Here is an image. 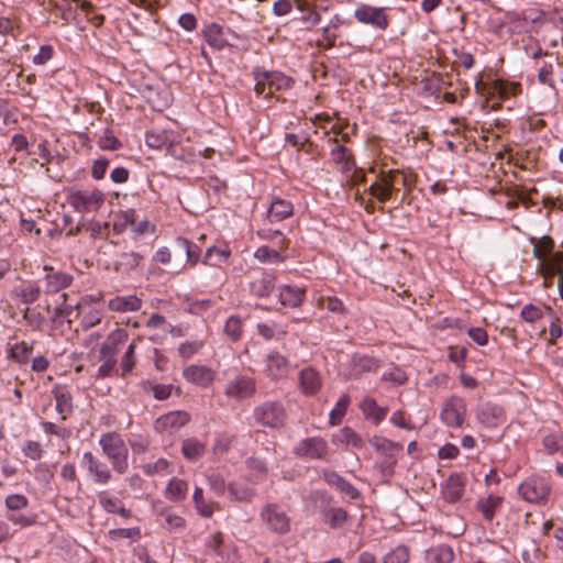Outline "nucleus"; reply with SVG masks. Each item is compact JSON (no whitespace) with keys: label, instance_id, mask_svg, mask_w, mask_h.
Listing matches in <instances>:
<instances>
[{"label":"nucleus","instance_id":"obj_1","mask_svg":"<svg viewBox=\"0 0 563 563\" xmlns=\"http://www.w3.org/2000/svg\"><path fill=\"white\" fill-rule=\"evenodd\" d=\"M99 445L103 454L110 460L115 472L123 474L128 471L129 452L120 434L115 432L102 434L99 439Z\"/></svg>","mask_w":563,"mask_h":563},{"label":"nucleus","instance_id":"obj_2","mask_svg":"<svg viewBox=\"0 0 563 563\" xmlns=\"http://www.w3.org/2000/svg\"><path fill=\"white\" fill-rule=\"evenodd\" d=\"M104 194L96 188L71 189L67 195L68 205L78 213H95L104 203Z\"/></svg>","mask_w":563,"mask_h":563},{"label":"nucleus","instance_id":"obj_3","mask_svg":"<svg viewBox=\"0 0 563 563\" xmlns=\"http://www.w3.org/2000/svg\"><path fill=\"white\" fill-rule=\"evenodd\" d=\"M255 91L265 98L274 96L276 91L288 90L292 87V79L279 71H263L255 74Z\"/></svg>","mask_w":563,"mask_h":563},{"label":"nucleus","instance_id":"obj_4","mask_svg":"<svg viewBox=\"0 0 563 563\" xmlns=\"http://www.w3.org/2000/svg\"><path fill=\"white\" fill-rule=\"evenodd\" d=\"M551 490L550 483L540 476H530L518 487V493L525 501L537 505L545 504Z\"/></svg>","mask_w":563,"mask_h":563},{"label":"nucleus","instance_id":"obj_5","mask_svg":"<svg viewBox=\"0 0 563 563\" xmlns=\"http://www.w3.org/2000/svg\"><path fill=\"white\" fill-rule=\"evenodd\" d=\"M405 181L404 175L398 170L383 172L379 177L369 185L368 191L371 196L379 202H386L390 199L393 191L398 190L397 185H404Z\"/></svg>","mask_w":563,"mask_h":563},{"label":"nucleus","instance_id":"obj_6","mask_svg":"<svg viewBox=\"0 0 563 563\" xmlns=\"http://www.w3.org/2000/svg\"><path fill=\"white\" fill-rule=\"evenodd\" d=\"M530 242L533 244V255L539 261V273L541 276L545 274L543 269L548 262L555 260L556 266L563 262V252H553L554 242L550 236H542L540 239L531 238Z\"/></svg>","mask_w":563,"mask_h":563},{"label":"nucleus","instance_id":"obj_7","mask_svg":"<svg viewBox=\"0 0 563 563\" xmlns=\"http://www.w3.org/2000/svg\"><path fill=\"white\" fill-rule=\"evenodd\" d=\"M261 519L275 533L285 534L290 530V518L277 505H266L261 511Z\"/></svg>","mask_w":563,"mask_h":563},{"label":"nucleus","instance_id":"obj_8","mask_svg":"<svg viewBox=\"0 0 563 563\" xmlns=\"http://www.w3.org/2000/svg\"><path fill=\"white\" fill-rule=\"evenodd\" d=\"M256 422L268 428L284 426L286 413L284 407L277 402H265L254 410Z\"/></svg>","mask_w":563,"mask_h":563},{"label":"nucleus","instance_id":"obj_9","mask_svg":"<svg viewBox=\"0 0 563 563\" xmlns=\"http://www.w3.org/2000/svg\"><path fill=\"white\" fill-rule=\"evenodd\" d=\"M354 18L362 24H371L379 30L389 26V18L384 8L360 4L354 10Z\"/></svg>","mask_w":563,"mask_h":563},{"label":"nucleus","instance_id":"obj_10","mask_svg":"<svg viewBox=\"0 0 563 563\" xmlns=\"http://www.w3.org/2000/svg\"><path fill=\"white\" fill-rule=\"evenodd\" d=\"M465 413L466 406L464 400L459 397H451L444 402L441 419L445 424L459 428L464 422Z\"/></svg>","mask_w":563,"mask_h":563},{"label":"nucleus","instance_id":"obj_11","mask_svg":"<svg viewBox=\"0 0 563 563\" xmlns=\"http://www.w3.org/2000/svg\"><path fill=\"white\" fill-rule=\"evenodd\" d=\"M190 421V415L184 410L167 412L155 420L154 429L159 433H172Z\"/></svg>","mask_w":563,"mask_h":563},{"label":"nucleus","instance_id":"obj_12","mask_svg":"<svg viewBox=\"0 0 563 563\" xmlns=\"http://www.w3.org/2000/svg\"><path fill=\"white\" fill-rule=\"evenodd\" d=\"M291 371L288 360L278 352H272L266 357L264 373L273 380L284 379Z\"/></svg>","mask_w":563,"mask_h":563},{"label":"nucleus","instance_id":"obj_13","mask_svg":"<svg viewBox=\"0 0 563 563\" xmlns=\"http://www.w3.org/2000/svg\"><path fill=\"white\" fill-rule=\"evenodd\" d=\"M294 452L302 457L322 459L328 452V444L322 438H307L295 446Z\"/></svg>","mask_w":563,"mask_h":563},{"label":"nucleus","instance_id":"obj_14","mask_svg":"<svg viewBox=\"0 0 563 563\" xmlns=\"http://www.w3.org/2000/svg\"><path fill=\"white\" fill-rule=\"evenodd\" d=\"M81 466L93 476L95 482L99 484H107L111 479L110 468L97 459L91 452H85L81 459Z\"/></svg>","mask_w":563,"mask_h":563},{"label":"nucleus","instance_id":"obj_15","mask_svg":"<svg viewBox=\"0 0 563 563\" xmlns=\"http://www.w3.org/2000/svg\"><path fill=\"white\" fill-rule=\"evenodd\" d=\"M184 378L195 385L200 387L210 386L214 378L216 372L208 366L205 365H189L183 371Z\"/></svg>","mask_w":563,"mask_h":563},{"label":"nucleus","instance_id":"obj_16","mask_svg":"<svg viewBox=\"0 0 563 563\" xmlns=\"http://www.w3.org/2000/svg\"><path fill=\"white\" fill-rule=\"evenodd\" d=\"M255 393V382L253 378L247 376H238L231 380L225 389L224 394L228 397L234 399H245L251 397Z\"/></svg>","mask_w":563,"mask_h":563},{"label":"nucleus","instance_id":"obj_17","mask_svg":"<svg viewBox=\"0 0 563 563\" xmlns=\"http://www.w3.org/2000/svg\"><path fill=\"white\" fill-rule=\"evenodd\" d=\"M466 485V478L462 474H452L442 486L441 494L445 501L454 504L459 501Z\"/></svg>","mask_w":563,"mask_h":563},{"label":"nucleus","instance_id":"obj_18","mask_svg":"<svg viewBox=\"0 0 563 563\" xmlns=\"http://www.w3.org/2000/svg\"><path fill=\"white\" fill-rule=\"evenodd\" d=\"M289 245V240L285 236L280 240V246L278 250L271 249L269 246H261L254 252V257L261 263L278 264L287 260L285 250Z\"/></svg>","mask_w":563,"mask_h":563},{"label":"nucleus","instance_id":"obj_19","mask_svg":"<svg viewBox=\"0 0 563 563\" xmlns=\"http://www.w3.org/2000/svg\"><path fill=\"white\" fill-rule=\"evenodd\" d=\"M329 142L333 145L330 152L332 162L340 165L342 172L353 170L355 162L351 151L344 145L339 144L338 139H329Z\"/></svg>","mask_w":563,"mask_h":563},{"label":"nucleus","instance_id":"obj_20","mask_svg":"<svg viewBox=\"0 0 563 563\" xmlns=\"http://www.w3.org/2000/svg\"><path fill=\"white\" fill-rule=\"evenodd\" d=\"M44 271L47 292H57L67 288L73 282V276L65 272L55 271L49 266H44Z\"/></svg>","mask_w":563,"mask_h":563},{"label":"nucleus","instance_id":"obj_21","mask_svg":"<svg viewBox=\"0 0 563 563\" xmlns=\"http://www.w3.org/2000/svg\"><path fill=\"white\" fill-rule=\"evenodd\" d=\"M56 402V410L63 420H66L73 412V396L65 385H56L52 390Z\"/></svg>","mask_w":563,"mask_h":563},{"label":"nucleus","instance_id":"obj_22","mask_svg":"<svg viewBox=\"0 0 563 563\" xmlns=\"http://www.w3.org/2000/svg\"><path fill=\"white\" fill-rule=\"evenodd\" d=\"M126 340L128 332L125 329L117 328L115 330L111 331L100 347V357L115 358L119 346L122 345Z\"/></svg>","mask_w":563,"mask_h":563},{"label":"nucleus","instance_id":"obj_23","mask_svg":"<svg viewBox=\"0 0 563 563\" xmlns=\"http://www.w3.org/2000/svg\"><path fill=\"white\" fill-rule=\"evenodd\" d=\"M521 91V86L518 82H508L501 79H496L487 87L489 97H498L501 100L515 97Z\"/></svg>","mask_w":563,"mask_h":563},{"label":"nucleus","instance_id":"obj_24","mask_svg":"<svg viewBox=\"0 0 563 563\" xmlns=\"http://www.w3.org/2000/svg\"><path fill=\"white\" fill-rule=\"evenodd\" d=\"M306 296V290L300 287L284 285L278 289L279 302L289 308L301 306Z\"/></svg>","mask_w":563,"mask_h":563},{"label":"nucleus","instance_id":"obj_25","mask_svg":"<svg viewBox=\"0 0 563 563\" xmlns=\"http://www.w3.org/2000/svg\"><path fill=\"white\" fill-rule=\"evenodd\" d=\"M299 386L305 395H316L322 386L319 373L310 367L303 368L299 373Z\"/></svg>","mask_w":563,"mask_h":563},{"label":"nucleus","instance_id":"obj_26","mask_svg":"<svg viewBox=\"0 0 563 563\" xmlns=\"http://www.w3.org/2000/svg\"><path fill=\"white\" fill-rule=\"evenodd\" d=\"M141 307L142 300L134 295L115 296L108 302L109 310L120 313L137 311Z\"/></svg>","mask_w":563,"mask_h":563},{"label":"nucleus","instance_id":"obj_27","mask_svg":"<svg viewBox=\"0 0 563 563\" xmlns=\"http://www.w3.org/2000/svg\"><path fill=\"white\" fill-rule=\"evenodd\" d=\"M294 214V205L284 200L279 197H274L269 209H268V219L271 222H280L285 219L290 218Z\"/></svg>","mask_w":563,"mask_h":563},{"label":"nucleus","instance_id":"obj_28","mask_svg":"<svg viewBox=\"0 0 563 563\" xmlns=\"http://www.w3.org/2000/svg\"><path fill=\"white\" fill-rule=\"evenodd\" d=\"M360 409L364 417L374 424H379L385 419L388 411L386 407L378 406L376 400L372 397H365L360 404Z\"/></svg>","mask_w":563,"mask_h":563},{"label":"nucleus","instance_id":"obj_29","mask_svg":"<svg viewBox=\"0 0 563 563\" xmlns=\"http://www.w3.org/2000/svg\"><path fill=\"white\" fill-rule=\"evenodd\" d=\"M40 286L34 282H26L18 285L11 291L13 298L19 299L21 302L26 305L36 301L40 297Z\"/></svg>","mask_w":563,"mask_h":563},{"label":"nucleus","instance_id":"obj_30","mask_svg":"<svg viewBox=\"0 0 563 563\" xmlns=\"http://www.w3.org/2000/svg\"><path fill=\"white\" fill-rule=\"evenodd\" d=\"M504 498L501 496L490 494L486 498L477 501L476 508L483 515L484 519L492 521L496 512L501 508Z\"/></svg>","mask_w":563,"mask_h":563},{"label":"nucleus","instance_id":"obj_31","mask_svg":"<svg viewBox=\"0 0 563 563\" xmlns=\"http://www.w3.org/2000/svg\"><path fill=\"white\" fill-rule=\"evenodd\" d=\"M276 284L275 276L264 273L261 277L255 278L250 284V291L256 297H267L274 290Z\"/></svg>","mask_w":563,"mask_h":563},{"label":"nucleus","instance_id":"obj_32","mask_svg":"<svg viewBox=\"0 0 563 563\" xmlns=\"http://www.w3.org/2000/svg\"><path fill=\"white\" fill-rule=\"evenodd\" d=\"M188 494V484L186 481L173 477L165 489V497L172 503H180L186 499Z\"/></svg>","mask_w":563,"mask_h":563},{"label":"nucleus","instance_id":"obj_33","mask_svg":"<svg viewBox=\"0 0 563 563\" xmlns=\"http://www.w3.org/2000/svg\"><path fill=\"white\" fill-rule=\"evenodd\" d=\"M325 482L338 488L341 493L345 494L350 499H357L360 497L358 490L343 477L334 472L324 473Z\"/></svg>","mask_w":563,"mask_h":563},{"label":"nucleus","instance_id":"obj_34","mask_svg":"<svg viewBox=\"0 0 563 563\" xmlns=\"http://www.w3.org/2000/svg\"><path fill=\"white\" fill-rule=\"evenodd\" d=\"M192 500L197 512L205 517L210 518L214 514L216 509H219V505L214 501H207L203 497V490L201 487H196L192 495Z\"/></svg>","mask_w":563,"mask_h":563},{"label":"nucleus","instance_id":"obj_35","mask_svg":"<svg viewBox=\"0 0 563 563\" xmlns=\"http://www.w3.org/2000/svg\"><path fill=\"white\" fill-rule=\"evenodd\" d=\"M333 444L351 445L355 449H361L364 444L362 438L350 427L342 428L336 434L332 437Z\"/></svg>","mask_w":563,"mask_h":563},{"label":"nucleus","instance_id":"obj_36","mask_svg":"<svg viewBox=\"0 0 563 563\" xmlns=\"http://www.w3.org/2000/svg\"><path fill=\"white\" fill-rule=\"evenodd\" d=\"M230 256L231 250L229 246L222 249L210 246L206 251L202 263L208 266L217 267L225 263Z\"/></svg>","mask_w":563,"mask_h":563},{"label":"nucleus","instance_id":"obj_37","mask_svg":"<svg viewBox=\"0 0 563 563\" xmlns=\"http://www.w3.org/2000/svg\"><path fill=\"white\" fill-rule=\"evenodd\" d=\"M453 559V550L444 544L430 548L426 553L427 563H451Z\"/></svg>","mask_w":563,"mask_h":563},{"label":"nucleus","instance_id":"obj_38","mask_svg":"<svg viewBox=\"0 0 563 563\" xmlns=\"http://www.w3.org/2000/svg\"><path fill=\"white\" fill-rule=\"evenodd\" d=\"M203 37L212 48L222 49L227 45L222 27L219 24L212 23L208 25L203 30Z\"/></svg>","mask_w":563,"mask_h":563},{"label":"nucleus","instance_id":"obj_39","mask_svg":"<svg viewBox=\"0 0 563 563\" xmlns=\"http://www.w3.org/2000/svg\"><path fill=\"white\" fill-rule=\"evenodd\" d=\"M166 151L169 155L178 161L185 163H192L196 159V151L189 144L185 146H180L178 144H174L173 142L168 143L166 146Z\"/></svg>","mask_w":563,"mask_h":563},{"label":"nucleus","instance_id":"obj_40","mask_svg":"<svg viewBox=\"0 0 563 563\" xmlns=\"http://www.w3.org/2000/svg\"><path fill=\"white\" fill-rule=\"evenodd\" d=\"M206 451V444L197 439H186L181 445V452L187 460L196 461L200 459Z\"/></svg>","mask_w":563,"mask_h":563},{"label":"nucleus","instance_id":"obj_41","mask_svg":"<svg viewBox=\"0 0 563 563\" xmlns=\"http://www.w3.org/2000/svg\"><path fill=\"white\" fill-rule=\"evenodd\" d=\"M176 245L186 253L188 265L190 267L196 266L200 258V249L185 238H177Z\"/></svg>","mask_w":563,"mask_h":563},{"label":"nucleus","instance_id":"obj_42","mask_svg":"<svg viewBox=\"0 0 563 563\" xmlns=\"http://www.w3.org/2000/svg\"><path fill=\"white\" fill-rule=\"evenodd\" d=\"M350 404V396L342 395L339 398V400L336 401L335 406L333 407L329 415V423L331 426H339L342 422Z\"/></svg>","mask_w":563,"mask_h":563},{"label":"nucleus","instance_id":"obj_43","mask_svg":"<svg viewBox=\"0 0 563 563\" xmlns=\"http://www.w3.org/2000/svg\"><path fill=\"white\" fill-rule=\"evenodd\" d=\"M371 445L382 454H390L395 451H401L402 445L398 442H393L384 437L374 435L369 440Z\"/></svg>","mask_w":563,"mask_h":563},{"label":"nucleus","instance_id":"obj_44","mask_svg":"<svg viewBox=\"0 0 563 563\" xmlns=\"http://www.w3.org/2000/svg\"><path fill=\"white\" fill-rule=\"evenodd\" d=\"M545 313L550 317L549 334L551 341H555L563 334V319L550 307L544 306Z\"/></svg>","mask_w":563,"mask_h":563},{"label":"nucleus","instance_id":"obj_45","mask_svg":"<svg viewBox=\"0 0 563 563\" xmlns=\"http://www.w3.org/2000/svg\"><path fill=\"white\" fill-rule=\"evenodd\" d=\"M478 419L488 427H495L503 420V413L497 407H486L479 411Z\"/></svg>","mask_w":563,"mask_h":563},{"label":"nucleus","instance_id":"obj_46","mask_svg":"<svg viewBox=\"0 0 563 563\" xmlns=\"http://www.w3.org/2000/svg\"><path fill=\"white\" fill-rule=\"evenodd\" d=\"M230 496L233 500L240 503H249L255 496V492L252 488L240 486L238 484L231 483L228 486Z\"/></svg>","mask_w":563,"mask_h":563},{"label":"nucleus","instance_id":"obj_47","mask_svg":"<svg viewBox=\"0 0 563 563\" xmlns=\"http://www.w3.org/2000/svg\"><path fill=\"white\" fill-rule=\"evenodd\" d=\"M33 351V346L24 341L14 344L10 349V357L20 364H25Z\"/></svg>","mask_w":563,"mask_h":563},{"label":"nucleus","instance_id":"obj_48","mask_svg":"<svg viewBox=\"0 0 563 563\" xmlns=\"http://www.w3.org/2000/svg\"><path fill=\"white\" fill-rule=\"evenodd\" d=\"M543 268L545 274L542 276L543 278L555 277L558 276V290L560 292L561 298L563 299V262L556 266L555 261L548 262Z\"/></svg>","mask_w":563,"mask_h":563},{"label":"nucleus","instance_id":"obj_49","mask_svg":"<svg viewBox=\"0 0 563 563\" xmlns=\"http://www.w3.org/2000/svg\"><path fill=\"white\" fill-rule=\"evenodd\" d=\"M409 558V549L405 545H398L384 556L382 563H408Z\"/></svg>","mask_w":563,"mask_h":563},{"label":"nucleus","instance_id":"obj_50","mask_svg":"<svg viewBox=\"0 0 563 563\" xmlns=\"http://www.w3.org/2000/svg\"><path fill=\"white\" fill-rule=\"evenodd\" d=\"M224 332L232 341L240 340L243 332L241 319L236 316H231L225 322Z\"/></svg>","mask_w":563,"mask_h":563},{"label":"nucleus","instance_id":"obj_51","mask_svg":"<svg viewBox=\"0 0 563 563\" xmlns=\"http://www.w3.org/2000/svg\"><path fill=\"white\" fill-rule=\"evenodd\" d=\"M544 306L539 307L532 303L523 306L521 309L520 316L521 318L529 323H534L538 320L542 319L544 316Z\"/></svg>","mask_w":563,"mask_h":563},{"label":"nucleus","instance_id":"obj_52","mask_svg":"<svg viewBox=\"0 0 563 563\" xmlns=\"http://www.w3.org/2000/svg\"><path fill=\"white\" fill-rule=\"evenodd\" d=\"M318 306L325 307L328 311L338 314H345L347 312L342 300L336 297H320L318 300Z\"/></svg>","mask_w":563,"mask_h":563},{"label":"nucleus","instance_id":"obj_53","mask_svg":"<svg viewBox=\"0 0 563 563\" xmlns=\"http://www.w3.org/2000/svg\"><path fill=\"white\" fill-rule=\"evenodd\" d=\"M347 520V512L343 508H331L325 512V522L332 528L341 527Z\"/></svg>","mask_w":563,"mask_h":563},{"label":"nucleus","instance_id":"obj_54","mask_svg":"<svg viewBox=\"0 0 563 563\" xmlns=\"http://www.w3.org/2000/svg\"><path fill=\"white\" fill-rule=\"evenodd\" d=\"M98 145L103 151H115L119 150L122 144L110 129H106L98 141Z\"/></svg>","mask_w":563,"mask_h":563},{"label":"nucleus","instance_id":"obj_55","mask_svg":"<svg viewBox=\"0 0 563 563\" xmlns=\"http://www.w3.org/2000/svg\"><path fill=\"white\" fill-rule=\"evenodd\" d=\"M257 331L258 334L264 340H272L276 336V334L285 335L287 333V330L284 327L277 325V324H267V323H258L257 324Z\"/></svg>","mask_w":563,"mask_h":563},{"label":"nucleus","instance_id":"obj_56","mask_svg":"<svg viewBox=\"0 0 563 563\" xmlns=\"http://www.w3.org/2000/svg\"><path fill=\"white\" fill-rule=\"evenodd\" d=\"M203 346L200 340L183 342L178 347V353L184 360H188L198 353Z\"/></svg>","mask_w":563,"mask_h":563},{"label":"nucleus","instance_id":"obj_57","mask_svg":"<svg viewBox=\"0 0 563 563\" xmlns=\"http://www.w3.org/2000/svg\"><path fill=\"white\" fill-rule=\"evenodd\" d=\"M169 463L165 459H158L155 462H150L143 465V471L146 475L165 474L168 473Z\"/></svg>","mask_w":563,"mask_h":563},{"label":"nucleus","instance_id":"obj_58","mask_svg":"<svg viewBox=\"0 0 563 563\" xmlns=\"http://www.w3.org/2000/svg\"><path fill=\"white\" fill-rule=\"evenodd\" d=\"M129 444L135 454H143L150 448V439L147 435L136 434L129 439Z\"/></svg>","mask_w":563,"mask_h":563},{"label":"nucleus","instance_id":"obj_59","mask_svg":"<svg viewBox=\"0 0 563 563\" xmlns=\"http://www.w3.org/2000/svg\"><path fill=\"white\" fill-rule=\"evenodd\" d=\"M4 505L9 510L18 511L25 508L29 505V500L24 495L11 494L7 496Z\"/></svg>","mask_w":563,"mask_h":563},{"label":"nucleus","instance_id":"obj_60","mask_svg":"<svg viewBox=\"0 0 563 563\" xmlns=\"http://www.w3.org/2000/svg\"><path fill=\"white\" fill-rule=\"evenodd\" d=\"M210 489L218 496L225 493L227 485L224 478L220 474L212 473L207 476Z\"/></svg>","mask_w":563,"mask_h":563},{"label":"nucleus","instance_id":"obj_61","mask_svg":"<svg viewBox=\"0 0 563 563\" xmlns=\"http://www.w3.org/2000/svg\"><path fill=\"white\" fill-rule=\"evenodd\" d=\"M102 312L98 309H92L86 313H84L81 318V327L85 330H88L101 322Z\"/></svg>","mask_w":563,"mask_h":563},{"label":"nucleus","instance_id":"obj_62","mask_svg":"<svg viewBox=\"0 0 563 563\" xmlns=\"http://www.w3.org/2000/svg\"><path fill=\"white\" fill-rule=\"evenodd\" d=\"M390 422L400 429L409 431L415 428L410 419L406 416V412L402 410L395 411L390 417Z\"/></svg>","mask_w":563,"mask_h":563},{"label":"nucleus","instance_id":"obj_63","mask_svg":"<svg viewBox=\"0 0 563 563\" xmlns=\"http://www.w3.org/2000/svg\"><path fill=\"white\" fill-rule=\"evenodd\" d=\"M7 519L13 523L14 526H18L20 528H27L33 526L36 522L35 516H25V515H15L11 514L7 517Z\"/></svg>","mask_w":563,"mask_h":563},{"label":"nucleus","instance_id":"obj_64","mask_svg":"<svg viewBox=\"0 0 563 563\" xmlns=\"http://www.w3.org/2000/svg\"><path fill=\"white\" fill-rule=\"evenodd\" d=\"M300 20L306 25L307 29H313L320 23L321 15L319 14V12L314 10V8H311L305 13H302Z\"/></svg>","mask_w":563,"mask_h":563}]
</instances>
